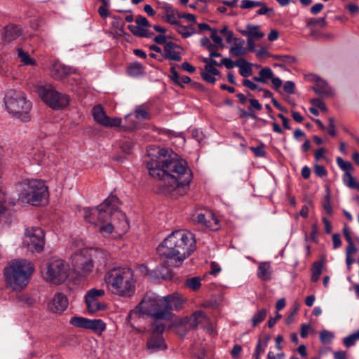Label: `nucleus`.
<instances>
[{"instance_id":"2eb2a0df","label":"nucleus","mask_w":359,"mask_h":359,"mask_svg":"<svg viewBox=\"0 0 359 359\" xmlns=\"http://www.w3.org/2000/svg\"><path fill=\"white\" fill-rule=\"evenodd\" d=\"M45 233L40 227L32 226L25 229L22 245L31 252H41L45 245Z\"/></svg>"},{"instance_id":"69168bd1","label":"nucleus","mask_w":359,"mask_h":359,"mask_svg":"<svg viewBox=\"0 0 359 359\" xmlns=\"http://www.w3.org/2000/svg\"><path fill=\"white\" fill-rule=\"evenodd\" d=\"M243 85L244 86L250 88L252 90H262V88H260L256 83H253L252 81H251L249 79H244L243 81Z\"/></svg>"},{"instance_id":"f3484780","label":"nucleus","mask_w":359,"mask_h":359,"mask_svg":"<svg viewBox=\"0 0 359 359\" xmlns=\"http://www.w3.org/2000/svg\"><path fill=\"white\" fill-rule=\"evenodd\" d=\"M104 295V290L103 289H90L85 295V302L88 311L90 313H94L97 311L104 310L106 305L99 301V298Z\"/></svg>"},{"instance_id":"1a4fd4ad","label":"nucleus","mask_w":359,"mask_h":359,"mask_svg":"<svg viewBox=\"0 0 359 359\" xmlns=\"http://www.w3.org/2000/svg\"><path fill=\"white\" fill-rule=\"evenodd\" d=\"M21 201L32 205H39L48 195V187L43 180L26 179L20 184Z\"/></svg>"},{"instance_id":"c85d7f7f","label":"nucleus","mask_w":359,"mask_h":359,"mask_svg":"<svg viewBox=\"0 0 359 359\" xmlns=\"http://www.w3.org/2000/svg\"><path fill=\"white\" fill-rule=\"evenodd\" d=\"M165 298L168 303V307H170V312L172 309L179 310L182 308L184 303L183 297L177 293H172L171 294L165 296Z\"/></svg>"},{"instance_id":"0e129e2a","label":"nucleus","mask_w":359,"mask_h":359,"mask_svg":"<svg viewBox=\"0 0 359 359\" xmlns=\"http://www.w3.org/2000/svg\"><path fill=\"white\" fill-rule=\"evenodd\" d=\"M132 115L128 114L126 116V121L128 122L127 125L125 126V128L128 130H133L135 129L137 126V123L134 121H131Z\"/></svg>"},{"instance_id":"6e6552de","label":"nucleus","mask_w":359,"mask_h":359,"mask_svg":"<svg viewBox=\"0 0 359 359\" xmlns=\"http://www.w3.org/2000/svg\"><path fill=\"white\" fill-rule=\"evenodd\" d=\"M4 100L7 111L13 116L23 122L30 120L32 103L23 92L10 90Z\"/></svg>"},{"instance_id":"c9c22d12","label":"nucleus","mask_w":359,"mask_h":359,"mask_svg":"<svg viewBox=\"0 0 359 359\" xmlns=\"http://www.w3.org/2000/svg\"><path fill=\"white\" fill-rule=\"evenodd\" d=\"M219 74V72L215 67H211L210 65H205L204 68V72L201 73L202 78L207 82L210 83H215L216 81L215 76Z\"/></svg>"},{"instance_id":"2f4dec72","label":"nucleus","mask_w":359,"mask_h":359,"mask_svg":"<svg viewBox=\"0 0 359 359\" xmlns=\"http://www.w3.org/2000/svg\"><path fill=\"white\" fill-rule=\"evenodd\" d=\"M272 269L269 262L259 263L257 269V277L264 281L270 280L271 279Z\"/></svg>"},{"instance_id":"39448f33","label":"nucleus","mask_w":359,"mask_h":359,"mask_svg":"<svg viewBox=\"0 0 359 359\" xmlns=\"http://www.w3.org/2000/svg\"><path fill=\"white\" fill-rule=\"evenodd\" d=\"M104 281L109 290L123 298L133 297L136 291V280L133 271L126 266L114 267L104 275Z\"/></svg>"},{"instance_id":"8fccbe9b","label":"nucleus","mask_w":359,"mask_h":359,"mask_svg":"<svg viewBox=\"0 0 359 359\" xmlns=\"http://www.w3.org/2000/svg\"><path fill=\"white\" fill-rule=\"evenodd\" d=\"M271 57L286 64H292L296 61L295 57L290 55H273Z\"/></svg>"},{"instance_id":"3c124183","label":"nucleus","mask_w":359,"mask_h":359,"mask_svg":"<svg viewBox=\"0 0 359 359\" xmlns=\"http://www.w3.org/2000/svg\"><path fill=\"white\" fill-rule=\"evenodd\" d=\"M165 330V325L162 323L155 322L153 324L152 334L156 336H162Z\"/></svg>"},{"instance_id":"20e7f679","label":"nucleus","mask_w":359,"mask_h":359,"mask_svg":"<svg viewBox=\"0 0 359 359\" xmlns=\"http://www.w3.org/2000/svg\"><path fill=\"white\" fill-rule=\"evenodd\" d=\"M108 259V252L102 249H83L72 257V265L78 275L86 278L104 269Z\"/></svg>"},{"instance_id":"6e6d98bb","label":"nucleus","mask_w":359,"mask_h":359,"mask_svg":"<svg viewBox=\"0 0 359 359\" xmlns=\"http://www.w3.org/2000/svg\"><path fill=\"white\" fill-rule=\"evenodd\" d=\"M260 8L257 11L256 13L259 15H271L273 14V9L272 8H269L266 6V4L262 2V5L259 6Z\"/></svg>"},{"instance_id":"603ef678","label":"nucleus","mask_w":359,"mask_h":359,"mask_svg":"<svg viewBox=\"0 0 359 359\" xmlns=\"http://www.w3.org/2000/svg\"><path fill=\"white\" fill-rule=\"evenodd\" d=\"M211 39L213 41L214 43L219 46L220 48L224 47L223 40L222 37L218 35L217 30L216 29H211Z\"/></svg>"},{"instance_id":"f257e3e1","label":"nucleus","mask_w":359,"mask_h":359,"mask_svg":"<svg viewBox=\"0 0 359 359\" xmlns=\"http://www.w3.org/2000/svg\"><path fill=\"white\" fill-rule=\"evenodd\" d=\"M149 175L163 182L162 192L174 196L186 194L189 190L193 173L187 162L177 154L168 156V150L161 149L158 155L147 161Z\"/></svg>"},{"instance_id":"f03ea898","label":"nucleus","mask_w":359,"mask_h":359,"mask_svg":"<svg viewBox=\"0 0 359 359\" xmlns=\"http://www.w3.org/2000/svg\"><path fill=\"white\" fill-rule=\"evenodd\" d=\"M118 198L110 195L96 208H84L83 217L86 222L99 226V232L104 237L109 236L114 229L125 233L129 224L125 213L118 210Z\"/></svg>"},{"instance_id":"de8ad7c7","label":"nucleus","mask_w":359,"mask_h":359,"mask_svg":"<svg viewBox=\"0 0 359 359\" xmlns=\"http://www.w3.org/2000/svg\"><path fill=\"white\" fill-rule=\"evenodd\" d=\"M259 75L262 79V83H266L269 79H272L273 73L269 67H265L259 71Z\"/></svg>"},{"instance_id":"49530a36","label":"nucleus","mask_w":359,"mask_h":359,"mask_svg":"<svg viewBox=\"0 0 359 359\" xmlns=\"http://www.w3.org/2000/svg\"><path fill=\"white\" fill-rule=\"evenodd\" d=\"M186 285L193 290H198L201 286V278L198 277H193L187 279L186 280Z\"/></svg>"},{"instance_id":"a878e982","label":"nucleus","mask_w":359,"mask_h":359,"mask_svg":"<svg viewBox=\"0 0 359 359\" xmlns=\"http://www.w3.org/2000/svg\"><path fill=\"white\" fill-rule=\"evenodd\" d=\"M52 76L55 79H62L71 73V69L63 64L55 62L50 69Z\"/></svg>"},{"instance_id":"6ab92c4d","label":"nucleus","mask_w":359,"mask_h":359,"mask_svg":"<svg viewBox=\"0 0 359 359\" xmlns=\"http://www.w3.org/2000/svg\"><path fill=\"white\" fill-rule=\"evenodd\" d=\"M136 25H129L128 29L135 35L140 37L150 38L153 34L149 30L151 27L147 19L142 16L138 15L135 20Z\"/></svg>"},{"instance_id":"58836bf2","label":"nucleus","mask_w":359,"mask_h":359,"mask_svg":"<svg viewBox=\"0 0 359 359\" xmlns=\"http://www.w3.org/2000/svg\"><path fill=\"white\" fill-rule=\"evenodd\" d=\"M127 72L130 76H137L144 74V67L140 62H133L128 67Z\"/></svg>"},{"instance_id":"cd10ccee","label":"nucleus","mask_w":359,"mask_h":359,"mask_svg":"<svg viewBox=\"0 0 359 359\" xmlns=\"http://www.w3.org/2000/svg\"><path fill=\"white\" fill-rule=\"evenodd\" d=\"M313 90L321 97H328L333 94L332 89L328 86L327 82L321 79L317 80Z\"/></svg>"},{"instance_id":"412c9836","label":"nucleus","mask_w":359,"mask_h":359,"mask_svg":"<svg viewBox=\"0 0 359 359\" xmlns=\"http://www.w3.org/2000/svg\"><path fill=\"white\" fill-rule=\"evenodd\" d=\"M67 306V298L62 293L55 294L52 301L48 304L49 310L55 313H62Z\"/></svg>"},{"instance_id":"09e8293b","label":"nucleus","mask_w":359,"mask_h":359,"mask_svg":"<svg viewBox=\"0 0 359 359\" xmlns=\"http://www.w3.org/2000/svg\"><path fill=\"white\" fill-rule=\"evenodd\" d=\"M262 5V1L253 0H243L241 2L240 8L242 9H251Z\"/></svg>"},{"instance_id":"393cba45","label":"nucleus","mask_w":359,"mask_h":359,"mask_svg":"<svg viewBox=\"0 0 359 359\" xmlns=\"http://www.w3.org/2000/svg\"><path fill=\"white\" fill-rule=\"evenodd\" d=\"M163 13L165 15V20L167 22L176 25L178 22L180 17V12L173 8L169 4H165L162 6Z\"/></svg>"},{"instance_id":"9d476101","label":"nucleus","mask_w":359,"mask_h":359,"mask_svg":"<svg viewBox=\"0 0 359 359\" xmlns=\"http://www.w3.org/2000/svg\"><path fill=\"white\" fill-rule=\"evenodd\" d=\"M41 273L46 282L60 285L68 278L69 265L60 258L53 257L46 263Z\"/></svg>"},{"instance_id":"c03bdc74","label":"nucleus","mask_w":359,"mask_h":359,"mask_svg":"<svg viewBox=\"0 0 359 359\" xmlns=\"http://www.w3.org/2000/svg\"><path fill=\"white\" fill-rule=\"evenodd\" d=\"M359 339V330L355 332L348 335L344 338L343 343L346 347H351L353 346L357 340Z\"/></svg>"},{"instance_id":"0eeeda50","label":"nucleus","mask_w":359,"mask_h":359,"mask_svg":"<svg viewBox=\"0 0 359 359\" xmlns=\"http://www.w3.org/2000/svg\"><path fill=\"white\" fill-rule=\"evenodd\" d=\"M135 310L140 313L161 320L168 318L171 314L165 297H161L152 292L146 293Z\"/></svg>"},{"instance_id":"bb28decb","label":"nucleus","mask_w":359,"mask_h":359,"mask_svg":"<svg viewBox=\"0 0 359 359\" xmlns=\"http://www.w3.org/2000/svg\"><path fill=\"white\" fill-rule=\"evenodd\" d=\"M245 41L241 38L234 39L233 45L229 48V53L233 57L245 55L248 49L245 48Z\"/></svg>"},{"instance_id":"dca6fc26","label":"nucleus","mask_w":359,"mask_h":359,"mask_svg":"<svg viewBox=\"0 0 359 359\" xmlns=\"http://www.w3.org/2000/svg\"><path fill=\"white\" fill-rule=\"evenodd\" d=\"M69 323L76 327L91 330L97 334H101L106 329V324L101 319L90 320L81 316H74Z\"/></svg>"},{"instance_id":"774afa93","label":"nucleus","mask_w":359,"mask_h":359,"mask_svg":"<svg viewBox=\"0 0 359 359\" xmlns=\"http://www.w3.org/2000/svg\"><path fill=\"white\" fill-rule=\"evenodd\" d=\"M109 6V5L102 4L98 8V13H99L100 16L103 19L106 18L107 17H108L109 15V9H108Z\"/></svg>"},{"instance_id":"e433bc0d","label":"nucleus","mask_w":359,"mask_h":359,"mask_svg":"<svg viewBox=\"0 0 359 359\" xmlns=\"http://www.w3.org/2000/svg\"><path fill=\"white\" fill-rule=\"evenodd\" d=\"M236 67H239V73L243 77L250 76L252 74V69L251 64L244 59L236 60Z\"/></svg>"},{"instance_id":"4468645a","label":"nucleus","mask_w":359,"mask_h":359,"mask_svg":"<svg viewBox=\"0 0 359 359\" xmlns=\"http://www.w3.org/2000/svg\"><path fill=\"white\" fill-rule=\"evenodd\" d=\"M37 92L40 98L53 109H60L69 104V97L57 92L50 84L39 86Z\"/></svg>"},{"instance_id":"5701e85b","label":"nucleus","mask_w":359,"mask_h":359,"mask_svg":"<svg viewBox=\"0 0 359 359\" xmlns=\"http://www.w3.org/2000/svg\"><path fill=\"white\" fill-rule=\"evenodd\" d=\"M181 48L172 41L167 42L164 46L163 57L174 61L182 60Z\"/></svg>"},{"instance_id":"4d7b16f0","label":"nucleus","mask_w":359,"mask_h":359,"mask_svg":"<svg viewBox=\"0 0 359 359\" xmlns=\"http://www.w3.org/2000/svg\"><path fill=\"white\" fill-rule=\"evenodd\" d=\"M170 78L172 80V81L180 87L183 88L182 83L180 81L181 76L178 74L177 71L175 70V67H172L170 68Z\"/></svg>"},{"instance_id":"72a5a7b5","label":"nucleus","mask_w":359,"mask_h":359,"mask_svg":"<svg viewBox=\"0 0 359 359\" xmlns=\"http://www.w3.org/2000/svg\"><path fill=\"white\" fill-rule=\"evenodd\" d=\"M196 221L198 223L211 229H213V223L215 224H217V219L211 212H208L207 214H198L196 217Z\"/></svg>"},{"instance_id":"c756f323","label":"nucleus","mask_w":359,"mask_h":359,"mask_svg":"<svg viewBox=\"0 0 359 359\" xmlns=\"http://www.w3.org/2000/svg\"><path fill=\"white\" fill-rule=\"evenodd\" d=\"M21 34L22 30L18 26L10 25L4 28L3 39L5 41L10 42L18 39Z\"/></svg>"},{"instance_id":"a18cd8bd","label":"nucleus","mask_w":359,"mask_h":359,"mask_svg":"<svg viewBox=\"0 0 359 359\" xmlns=\"http://www.w3.org/2000/svg\"><path fill=\"white\" fill-rule=\"evenodd\" d=\"M334 337V333L330 331L323 330L320 332V340L323 344L331 343Z\"/></svg>"},{"instance_id":"a19ab883","label":"nucleus","mask_w":359,"mask_h":359,"mask_svg":"<svg viewBox=\"0 0 359 359\" xmlns=\"http://www.w3.org/2000/svg\"><path fill=\"white\" fill-rule=\"evenodd\" d=\"M323 266V263L322 261L316 262L313 263L311 268V280L313 282H317L319 280L320 276L322 273Z\"/></svg>"},{"instance_id":"ea45409f","label":"nucleus","mask_w":359,"mask_h":359,"mask_svg":"<svg viewBox=\"0 0 359 359\" xmlns=\"http://www.w3.org/2000/svg\"><path fill=\"white\" fill-rule=\"evenodd\" d=\"M326 25L327 22L325 17L319 18H309L306 20V26L311 29H313L316 27L323 28L325 27Z\"/></svg>"},{"instance_id":"bf43d9fd","label":"nucleus","mask_w":359,"mask_h":359,"mask_svg":"<svg viewBox=\"0 0 359 359\" xmlns=\"http://www.w3.org/2000/svg\"><path fill=\"white\" fill-rule=\"evenodd\" d=\"M134 147V143L131 140H126L121 146V148L126 154H130Z\"/></svg>"},{"instance_id":"a211bd4d","label":"nucleus","mask_w":359,"mask_h":359,"mask_svg":"<svg viewBox=\"0 0 359 359\" xmlns=\"http://www.w3.org/2000/svg\"><path fill=\"white\" fill-rule=\"evenodd\" d=\"M92 115L95 121L104 127H119L122 123V120L120 118H111L107 116L104 109L100 104L96 105L93 108Z\"/></svg>"},{"instance_id":"f704fd0d","label":"nucleus","mask_w":359,"mask_h":359,"mask_svg":"<svg viewBox=\"0 0 359 359\" xmlns=\"http://www.w3.org/2000/svg\"><path fill=\"white\" fill-rule=\"evenodd\" d=\"M135 117L140 121L151 118L150 107L147 104L138 105L135 109Z\"/></svg>"},{"instance_id":"b1692460","label":"nucleus","mask_w":359,"mask_h":359,"mask_svg":"<svg viewBox=\"0 0 359 359\" xmlns=\"http://www.w3.org/2000/svg\"><path fill=\"white\" fill-rule=\"evenodd\" d=\"M147 347L150 353L163 351L167 348V346L162 336L151 335L147 341Z\"/></svg>"},{"instance_id":"4be33fe9","label":"nucleus","mask_w":359,"mask_h":359,"mask_svg":"<svg viewBox=\"0 0 359 359\" xmlns=\"http://www.w3.org/2000/svg\"><path fill=\"white\" fill-rule=\"evenodd\" d=\"M205 318L206 316L202 311H197L191 316L184 318L180 323L186 329L191 330L197 327L199 324L205 320Z\"/></svg>"},{"instance_id":"37998d69","label":"nucleus","mask_w":359,"mask_h":359,"mask_svg":"<svg viewBox=\"0 0 359 359\" xmlns=\"http://www.w3.org/2000/svg\"><path fill=\"white\" fill-rule=\"evenodd\" d=\"M17 53L20 61L25 65H34V61L31 59L27 52L24 51L21 48H17Z\"/></svg>"},{"instance_id":"4c0bfd02","label":"nucleus","mask_w":359,"mask_h":359,"mask_svg":"<svg viewBox=\"0 0 359 359\" xmlns=\"http://www.w3.org/2000/svg\"><path fill=\"white\" fill-rule=\"evenodd\" d=\"M175 26L176 31L184 38H187L196 32L192 26H184L180 22Z\"/></svg>"},{"instance_id":"680f3d73","label":"nucleus","mask_w":359,"mask_h":359,"mask_svg":"<svg viewBox=\"0 0 359 359\" xmlns=\"http://www.w3.org/2000/svg\"><path fill=\"white\" fill-rule=\"evenodd\" d=\"M295 85L294 83L287 81L284 83L283 90L287 94H293L294 93Z\"/></svg>"},{"instance_id":"79ce46f5","label":"nucleus","mask_w":359,"mask_h":359,"mask_svg":"<svg viewBox=\"0 0 359 359\" xmlns=\"http://www.w3.org/2000/svg\"><path fill=\"white\" fill-rule=\"evenodd\" d=\"M267 311L265 309L258 310L252 316L251 322L253 327L262 323L266 317Z\"/></svg>"},{"instance_id":"423d86ee","label":"nucleus","mask_w":359,"mask_h":359,"mask_svg":"<svg viewBox=\"0 0 359 359\" xmlns=\"http://www.w3.org/2000/svg\"><path fill=\"white\" fill-rule=\"evenodd\" d=\"M34 271L32 262L25 259L12 260L4 269V276L7 284L14 290H20L29 282Z\"/></svg>"},{"instance_id":"7ed1b4c3","label":"nucleus","mask_w":359,"mask_h":359,"mask_svg":"<svg viewBox=\"0 0 359 359\" xmlns=\"http://www.w3.org/2000/svg\"><path fill=\"white\" fill-rule=\"evenodd\" d=\"M195 250L194 235L184 230L172 232L157 248L159 255L176 267H180Z\"/></svg>"},{"instance_id":"473e14b6","label":"nucleus","mask_w":359,"mask_h":359,"mask_svg":"<svg viewBox=\"0 0 359 359\" xmlns=\"http://www.w3.org/2000/svg\"><path fill=\"white\" fill-rule=\"evenodd\" d=\"M242 35L248 38L259 39L264 36V34L260 31L259 25H248L245 30H241Z\"/></svg>"},{"instance_id":"e2e57ef3","label":"nucleus","mask_w":359,"mask_h":359,"mask_svg":"<svg viewBox=\"0 0 359 359\" xmlns=\"http://www.w3.org/2000/svg\"><path fill=\"white\" fill-rule=\"evenodd\" d=\"M219 65H224L227 69H231L234 66H236V61L233 62L231 58L229 57H224L223 58L221 62H219Z\"/></svg>"},{"instance_id":"f8f14e48","label":"nucleus","mask_w":359,"mask_h":359,"mask_svg":"<svg viewBox=\"0 0 359 359\" xmlns=\"http://www.w3.org/2000/svg\"><path fill=\"white\" fill-rule=\"evenodd\" d=\"M37 92L40 98L53 109H60L69 104V97L57 92L50 84L39 86Z\"/></svg>"},{"instance_id":"7c9ffc66","label":"nucleus","mask_w":359,"mask_h":359,"mask_svg":"<svg viewBox=\"0 0 359 359\" xmlns=\"http://www.w3.org/2000/svg\"><path fill=\"white\" fill-rule=\"evenodd\" d=\"M337 163L338 166L344 171V175L343 177V182L345 185H346L350 180L351 178H354L351 175V171L353 170V165L350 162L344 161L341 157L337 158Z\"/></svg>"},{"instance_id":"052dcab7","label":"nucleus","mask_w":359,"mask_h":359,"mask_svg":"<svg viewBox=\"0 0 359 359\" xmlns=\"http://www.w3.org/2000/svg\"><path fill=\"white\" fill-rule=\"evenodd\" d=\"M219 48H221L219 47V46L213 43V44L210 47V48L208 49L209 54H210V57H221L222 54L220 53L217 52Z\"/></svg>"},{"instance_id":"aec40b11","label":"nucleus","mask_w":359,"mask_h":359,"mask_svg":"<svg viewBox=\"0 0 359 359\" xmlns=\"http://www.w3.org/2000/svg\"><path fill=\"white\" fill-rule=\"evenodd\" d=\"M14 206V203L6 200L5 193L0 189V223L8 224L10 221V217L12 215L11 208Z\"/></svg>"},{"instance_id":"ddd939ff","label":"nucleus","mask_w":359,"mask_h":359,"mask_svg":"<svg viewBox=\"0 0 359 359\" xmlns=\"http://www.w3.org/2000/svg\"><path fill=\"white\" fill-rule=\"evenodd\" d=\"M37 92L40 98L53 109H60L69 104V97L57 92L50 84L39 86Z\"/></svg>"},{"instance_id":"338daca9","label":"nucleus","mask_w":359,"mask_h":359,"mask_svg":"<svg viewBox=\"0 0 359 359\" xmlns=\"http://www.w3.org/2000/svg\"><path fill=\"white\" fill-rule=\"evenodd\" d=\"M310 102L315 107H318L321 111H327V107H326L325 103L321 100L313 99L310 101Z\"/></svg>"},{"instance_id":"9b49d317","label":"nucleus","mask_w":359,"mask_h":359,"mask_svg":"<svg viewBox=\"0 0 359 359\" xmlns=\"http://www.w3.org/2000/svg\"><path fill=\"white\" fill-rule=\"evenodd\" d=\"M37 92L40 98L53 109H60L69 104V97L57 92L50 84L39 86Z\"/></svg>"},{"instance_id":"864d4df0","label":"nucleus","mask_w":359,"mask_h":359,"mask_svg":"<svg viewBox=\"0 0 359 359\" xmlns=\"http://www.w3.org/2000/svg\"><path fill=\"white\" fill-rule=\"evenodd\" d=\"M269 339H266L264 341H262V339H259L257 344L256 345V348L255 352L262 355L264 353L265 349L268 344Z\"/></svg>"},{"instance_id":"5fc2aeb1","label":"nucleus","mask_w":359,"mask_h":359,"mask_svg":"<svg viewBox=\"0 0 359 359\" xmlns=\"http://www.w3.org/2000/svg\"><path fill=\"white\" fill-rule=\"evenodd\" d=\"M250 149L257 157H264L266 155V151L263 144L257 147H251Z\"/></svg>"},{"instance_id":"13d9d810","label":"nucleus","mask_w":359,"mask_h":359,"mask_svg":"<svg viewBox=\"0 0 359 359\" xmlns=\"http://www.w3.org/2000/svg\"><path fill=\"white\" fill-rule=\"evenodd\" d=\"M323 205L325 212L327 215H332V208L331 205L330 195L329 193L326 194Z\"/></svg>"}]
</instances>
